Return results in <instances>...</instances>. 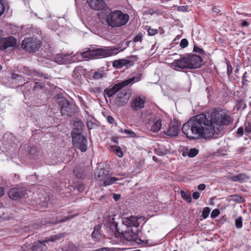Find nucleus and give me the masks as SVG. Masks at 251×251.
Segmentation results:
<instances>
[{"label": "nucleus", "instance_id": "obj_1", "mask_svg": "<svg viewBox=\"0 0 251 251\" xmlns=\"http://www.w3.org/2000/svg\"><path fill=\"white\" fill-rule=\"evenodd\" d=\"M232 122L223 110H214L198 115L183 125L182 131L191 140L210 139L216 137L223 125Z\"/></svg>", "mask_w": 251, "mask_h": 251}, {"label": "nucleus", "instance_id": "obj_2", "mask_svg": "<svg viewBox=\"0 0 251 251\" xmlns=\"http://www.w3.org/2000/svg\"><path fill=\"white\" fill-rule=\"evenodd\" d=\"M106 16V22L112 27H118L125 25L129 20V16L120 10L112 11L110 8H105L101 13Z\"/></svg>", "mask_w": 251, "mask_h": 251}, {"label": "nucleus", "instance_id": "obj_3", "mask_svg": "<svg viewBox=\"0 0 251 251\" xmlns=\"http://www.w3.org/2000/svg\"><path fill=\"white\" fill-rule=\"evenodd\" d=\"M119 47H106L101 48H91L84 51L87 58H104L118 54L120 51Z\"/></svg>", "mask_w": 251, "mask_h": 251}, {"label": "nucleus", "instance_id": "obj_4", "mask_svg": "<svg viewBox=\"0 0 251 251\" xmlns=\"http://www.w3.org/2000/svg\"><path fill=\"white\" fill-rule=\"evenodd\" d=\"M141 75L138 76L132 77L128 79L122 81L118 83L114 84L113 86H110L104 91V96L109 98L114 96L116 93L121 90L125 87L128 86L130 84L138 82L141 79Z\"/></svg>", "mask_w": 251, "mask_h": 251}, {"label": "nucleus", "instance_id": "obj_5", "mask_svg": "<svg viewBox=\"0 0 251 251\" xmlns=\"http://www.w3.org/2000/svg\"><path fill=\"white\" fill-rule=\"evenodd\" d=\"M73 144L77 149L82 152H85L87 149V140L86 138L78 132L72 131Z\"/></svg>", "mask_w": 251, "mask_h": 251}, {"label": "nucleus", "instance_id": "obj_6", "mask_svg": "<svg viewBox=\"0 0 251 251\" xmlns=\"http://www.w3.org/2000/svg\"><path fill=\"white\" fill-rule=\"evenodd\" d=\"M21 47L29 52H35L40 48L41 42L36 38H26L23 41Z\"/></svg>", "mask_w": 251, "mask_h": 251}, {"label": "nucleus", "instance_id": "obj_7", "mask_svg": "<svg viewBox=\"0 0 251 251\" xmlns=\"http://www.w3.org/2000/svg\"><path fill=\"white\" fill-rule=\"evenodd\" d=\"M63 237V234L54 235L50 237L46 238L43 241H38V243L33 246L31 248V251H45L48 248L46 245V243L49 242H54L60 239Z\"/></svg>", "mask_w": 251, "mask_h": 251}, {"label": "nucleus", "instance_id": "obj_8", "mask_svg": "<svg viewBox=\"0 0 251 251\" xmlns=\"http://www.w3.org/2000/svg\"><path fill=\"white\" fill-rule=\"evenodd\" d=\"M138 231V229H136L134 231L132 229H127V230L125 231H122V233L123 237L126 241L140 244L143 241L137 235Z\"/></svg>", "mask_w": 251, "mask_h": 251}, {"label": "nucleus", "instance_id": "obj_9", "mask_svg": "<svg viewBox=\"0 0 251 251\" xmlns=\"http://www.w3.org/2000/svg\"><path fill=\"white\" fill-rule=\"evenodd\" d=\"M171 67L174 70L189 69L188 56H183L175 60L171 64Z\"/></svg>", "mask_w": 251, "mask_h": 251}, {"label": "nucleus", "instance_id": "obj_10", "mask_svg": "<svg viewBox=\"0 0 251 251\" xmlns=\"http://www.w3.org/2000/svg\"><path fill=\"white\" fill-rule=\"evenodd\" d=\"M145 101L146 99L144 96L133 97L130 102V106L133 110L138 111L144 108Z\"/></svg>", "mask_w": 251, "mask_h": 251}, {"label": "nucleus", "instance_id": "obj_11", "mask_svg": "<svg viewBox=\"0 0 251 251\" xmlns=\"http://www.w3.org/2000/svg\"><path fill=\"white\" fill-rule=\"evenodd\" d=\"M122 223L123 226H125L126 229H132V227H135L137 229L140 225L137 217L132 216L122 218Z\"/></svg>", "mask_w": 251, "mask_h": 251}, {"label": "nucleus", "instance_id": "obj_12", "mask_svg": "<svg viewBox=\"0 0 251 251\" xmlns=\"http://www.w3.org/2000/svg\"><path fill=\"white\" fill-rule=\"evenodd\" d=\"M129 98L130 95L126 90L124 89L117 94L115 102L119 106H123L128 102Z\"/></svg>", "mask_w": 251, "mask_h": 251}, {"label": "nucleus", "instance_id": "obj_13", "mask_svg": "<svg viewBox=\"0 0 251 251\" xmlns=\"http://www.w3.org/2000/svg\"><path fill=\"white\" fill-rule=\"evenodd\" d=\"M180 126V124L177 121H172L165 133L170 137H176L178 134Z\"/></svg>", "mask_w": 251, "mask_h": 251}, {"label": "nucleus", "instance_id": "obj_14", "mask_svg": "<svg viewBox=\"0 0 251 251\" xmlns=\"http://www.w3.org/2000/svg\"><path fill=\"white\" fill-rule=\"evenodd\" d=\"M189 69L198 68L202 65V60L199 55H188Z\"/></svg>", "mask_w": 251, "mask_h": 251}, {"label": "nucleus", "instance_id": "obj_15", "mask_svg": "<svg viewBox=\"0 0 251 251\" xmlns=\"http://www.w3.org/2000/svg\"><path fill=\"white\" fill-rule=\"evenodd\" d=\"M16 40L13 37L2 38L0 39V49L5 50L9 47H13L16 45Z\"/></svg>", "mask_w": 251, "mask_h": 251}, {"label": "nucleus", "instance_id": "obj_16", "mask_svg": "<svg viewBox=\"0 0 251 251\" xmlns=\"http://www.w3.org/2000/svg\"><path fill=\"white\" fill-rule=\"evenodd\" d=\"M89 6L96 10L103 11L105 8L106 4L103 0H88Z\"/></svg>", "mask_w": 251, "mask_h": 251}, {"label": "nucleus", "instance_id": "obj_17", "mask_svg": "<svg viewBox=\"0 0 251 251\" xmlns=\"http://www.w3.org/2000/svg\"><path fill=\"white\" fill-rule=\"evenodd\" d=\"M25 195V190L22 188H13L8 192L9 197L14 200L23 197Z\"/></svg>", "mask_w": 251, "mask_h": 251}, {"label": "nucleus", "instance_id": "obj_18", "mask_svg": "<svg viewBox=\"0 0 251 251\" xmlns=\"http://www.w3.org/2000/svg\"><path fill=\"white\" fill-rule=\"evenodd\" d=\"M109 175L108 171L104 169H97L95 171V178L102 184L107 176Z\"/></svg>", "mask_w": 251, "mask_h": 251}, {"label": "nucleus", "instance_id": "obj_19", "mask_svg": "<svg viewBox=\"0 0 251 251\" xmlns=\"http://www.w3.org/2000/svg\"><path fill=\"white\" fill-rule=\"evenodd\" d=\"M151 130L153 132H158L162 126V120L158 117H154L150 121Z\"/></svg>", "mask_w": 251, "mask_h": 251}, {"label": "nucleus", "instance_id": "obj_20", "mask_svg": "<svg viewBox=\"0 0 251 251\" xmlns=\"http://www.w3.org/2000/svg\"><path fill=\"white\" fill-rule=\"evenodd\" d=\"M101 226L100 225H97L94 226L91 237L95 242H100L104 237L103 235L101 233Z\"/></svg>", "mask_w": 251, "mask_h": 251}, {"label": "nucleus", "instance_id": "obj_21", "mask_svg": "<svg viewBox=\"0 0 251 251\" xmlns=\"http://www.w3.org/2000/svg\"><path fill=\"white\" fill-rule=\"evenodd\" d=\"M133 61L126 59H121L115 60L113 62V66L116 69H120L124 66L128 67V66H132Z\"/></svg>", "mask_w": 251, "mask_h": 251}, {"label": "nucleus", "instance_id": "obj_22", "mask_svg": "<svg viewBox=\"0 0 251 251\" xmlns=\"http://www.w3.org/2000/svg\"><path fill=\"white\" fill-rule=\"evenodd\" d=\"M84 58H87L86 55H85V54L84 55V51L82 52H77L72 56L68 54V63L81 61Z\"/></svg>", "mask_w": 251, "mask_h": 251}, {"label": "nucleus", "instance_id": "obj_23", "mask_svg": "<svg viewBox=\"0 0 251 251\" xmlns=\"http://www.w3.org/2000/svg\"><path fill=\"white\" fill-rule=\"evenodd\" d=\"M53 60L58 64L68 63V54H57L53 57Z\"/></svg>", "mask_w": 251, "mask_h": 251}, {"label": "nucleus", "instance_id": "obj_24", "mask_svg": "<svg viewBox=\"0 0 251 251\" xmlns=\"http://www.w3.org/2000/svg\"><path fill=\"white\" fill-rule=\"evenodd\" d=\"M250 178L249 176L245 174H240L239 175L232 176L231 179L234 181H239L240 182H244Z\"/></svg>", "mask_w": 251, "mask_h": 251}, {"label": "nucleus", "instance_id": "obj_25", "mask_svg": "<svg viewBox=\"0 0 251 251\" xmlns=\"http://www.w3.org/2000/svg\"><path fill=\"white\" fill-rule=\"evenodd\" d=\"M84 126L83 123L80 121H75L74 123V128L73 131L78 132L80 134L81 131Z\"/></svg>", "mask_w": 251, "mask_h": 251}, {"label": "nucleus", "instance_id": "obj_26", "mask_svg": "<svg viewBox=\"0 0 251 251\" xmlns=\"http://www.w3.org/2000/svg\"><path fill=\"white\" fill-rule=\"evenodd\" d=\"M57 103L60 106V109L66 108L71 104L68 100L64 98H59L57 100Z\"/></svg>", "mask_w": 251, "mask_h": 251}, {"label": "nucleus", "instance_id": "obj_27", "mask_svg": "<svg viewBox=\"0 0 251 251\" xmlns=\"http://www.w3.org/2000/svg\"><path fill=\"white\" fill-rule=\"evenodd\" d=\"M60 112L62 116L67 117L71 116L73 112L72 105L70 104L69 105V106H67L63 109H60Z\"/></svg>", "mask_w": 251, "mask_h": 251}, {"label": "nucleus", "instance_id": "obj_28", "mask_svg": "<svg viewBox=\"0 0 251 251\" xmlns=\"http://www.w3.org/2000/svg\"><path fill=\"white\" fill-rule=\"evenodd\" d=\"M119 179L114 177H109L108 175L107 176L102 184L104 186L110 185L115 182Z\"/></svg>", "mask_w": 251, "mask_h": 251}, {"label": "nucleus", "instance_id": "obj_29", "mask_svg": "<svg viewBox=\"0 0 251 251\" xmlns=\"http://www.w3.org/2000/svg\"><path fill=\"white\" fill-rule=\"evenodd\" d=\"M109 221L110 223H112L111 225H110V228H112L113 230V232H118L119 233L120 232L119 229L118 228V223L117 222H115L114 221V218H109Z\"/></svg>", "mask_w": 251, "mask_h": 251}, {"label": "nucleus", "instance_id": "obj_30", "mask_svg": "<svg viewBox=\"0 0 251 251\" xmlns=\"http://www.w3.org/2000/svg\"><path fill=\"white\" fill-rule=\"evenodd\" d=\"M180 195L182 198L188 202H191L192 198L190 193L181 191L180 192Z\"/></svg>", "mask_w": 251, "mask_h": 251}, {"label": "nucleus", "instance_id": "obj_31", "mask_svg": "<svg viewBox=\"0 0 251 251\" xmlns=\"http://www.w3.org/2000/svg\"><path fill=\"white\" fill-rule=\"evenodd\" d=\"M28 75L32 76H38L39 77H42L44 76L45 78H47V77L46 76H44L42 73L38 72L34 70L29 71Z\"/></svg>", "mask_w": 251, "mask_h": 251}, {"label": "nucleus", "instance_id": "obj_32", "mask_svg": "<svg viewBox=\"0 0 251 251\" xmlns=\"http://www.w3.org/2000/svg\"><path fill=\"white\" fill-rule=\"evenodd\" d=\"M199 152V151L196 148L191 149L188 153V155L190 157H194L196 156Z\"/></svg>", "mask_w": 251, "mask_h": 251}, {"label": "nucleus", "instance_id": "obj_33", "mask_svg": "<svg viewBox=\"0 0 251 251\" xmlns=\"http://www.w3.org/2000/svg\"><path fill=\"white\" fill-rule=\"evenodd\" d=\"M235 226L238 228H240L242 226V218L240 216L235 220Z\"/></svg>", "mask_w": 251, "mask_h": 251}, {"label": "nucleus", "instance_id": "obj_34", "mask_svg": "<svg viewBox=\"0 0 251 251\" xmlns=\"http://www.w3.org/2000/svg\"><path fill=\"white\" fill-rule=\"evenodd\" d=\"M210 211V209L209 207H206L203 208L202 212V216L203 218L205 219L208 216Z\"/></svg>", "mask_w": 251, "mask_h": 251}, {"label": "nucleus", "instance_id": "obj_35", "mask_svg": "<svg viewBox=\"0 0 251 251\" xmlns=\"http://www.w3.org/2000/svg\"><path fill=\"white\" fill-rule=\"evenodd\" d=\"M87 126L88 129H91L97 127L98 125L92 121H89L87 122Z\"/></svg>", "mask_w": 251, "mask_h": 251}, {"label": "nucleus", "instance_id": "obj_36", "mask_svg": "<svg viewBox=\"0 0 251 251\" xmlns=\"http://www.w3.org/2000/svg\"><path fill=\"white\" fill-rule=\"evenodd\" d=\"M73 218V216H71V217H65L64 218L60 219V218L59 219H58L57 218V220H56V221L55 222V224H58V223H61V222H65L67 221H68V220H69L70 219H71Z\"/></svg>", "mask_w": 251, "mask_h": 251}, {"label": "nucleus", "instance_id": "obj_37", "mask_svg": "<svg viewBox=\"0 0 251 251\" xmlns=\"http://www.w3.org/2000/svg\"><path fill=\"white\" fill-rule=\"evenodd\" d=\"M66 251H80V250L75 245L71 244Z\"/></svg>", "mask_w": 251, "mask_h": 251}, {"label": "nucleus", "instance_id": "obj_38", "mask_svg": "<svg viewBox=\"0 0 251 251\" xmlns=\"http://www.w3.org/2000/svg\"><path fill=\"white\" fill-rule=\"evenodd\" d=\"M220 214V211L218 209H214L211 213V217L212 218H216Z\"/></svg>", "mask_w": 251, "mask_h": 251}, {"label": "nucleus", "instance_id": "obj_39", "mask_svg": "<svg viewBox=\"0 0 251 251\" xmlns=\"http://www.w3.org/2000/svg\"><path fill=\"white\" fill-rule=\"evenodd\" d=\"M102 76H103V75L101 73L97 72L94 73V74H93V78L94 79H99L100 78H102Z\"/></svg>", "mask_w": 251, "mask_h": 251}, {"label": "nucleus", "instance_id": "obj_40", "mask_svg": "<svg viewBox=\"0 0 251 251\" xmlns=\"http://www.w3.org/2000/svg\"><path fill=\"white\" fill-rule=\"evenodd\" d=\"M188 42L187 39H183L181 40L180 43V46L182 48H184L188 46Z\"/></svg>", "mask_w": 251, "mask_h": 251}, {"label": "nucleus", "instance_id": "obj_41", "mask_svg": "<svg viewBox=\"0 0 251 251\" xmlns=\"http://www.w3.org/2000/svg\"><path fill=\"white\" fill-rule=\"evenodd\" d=\"M124 132L128 135L129 136L134 137L136 136V133L132 130H129L127 129H125Z\"/></svg>", "mask_w": 251, "mask_h": 251}, {"label": "nucleus", "instance_id": "obj_42", "mask_svg": "<svg viewBox=\"0 0 251 251\" xmlns=\"http://www.w3.org/2000/svg\"><path fill=\"white\" fill-rule=\"evenodd\" d=\"M193 51L200 54L204 53V51L202 49H201L200 48L195 46L194 47Z\"/></svg>", "mask_w": 251, "mask_h": 251}, {"label": "nucleus", "instance_id": "obj_43", "mask_svg": "<svg viewBox=\"0 0 251 251\" xmlns=\"http://www.w3.org/2000/svg\"><path fill=\"white\" fill-rule=\"evenodd\" d=\"M148 34L150 36H153L157 33V30L149 28L148 30Z\"/></svg>", "mask_w": 251, "mask_h": 251}, {"label": "nucleus", "instance_id": "obj_44", "mask_svg": "<svg viewBox=\"0 0 251 251\" xmlns=\"http://www.w3.org/2000/svg\"><path fill=\"white\" fill-rule=\"evenodd\" d=\"M142 38V34L141 33H139L134 38L133 41L135 42L141 41Z\"/></svg>", "mask_w": 251, "mask_h": 251}, {"label": "nucleus", "instance_id": "obj_45", "mask_svg": "<svg viewBox=\"0 0 251 251\" xmlns=\"http://www.w3.org/2000/svg\"><path fill=\"white\" fill-rule=\"evenodd\" d=\"M2 0H0V16H1L4 11V3Z\"/></svg>", "mask_w": 251, "mask_h": 251}, {"label": "nucleus", "instance_id": "obj_46", "mask_svg": "<svg viewBox=\"0 0 251 251\" xmlns=\"http://www.w3.org/2000/svg\"><path fill=\"white\" fill-rule=\"evenodd\" d=\"M113 251V249L112 248L105 247V248H100V249L96 250L95 251Z\"/></svg>", "mask_w": 251, "mask_h": 251}, {"label": "nucleus", "instance_id": "obj_47", "mask_svg": "<svg viewBox=\"0 0 251 251\" xmlns=\"http://www.w3.org/2000/svg\"><path fill=\"white\" fill-rule=\"evenodd\" d=\"M115 151H116L117 155L119 157H122L123 156V151H122L121 149L119 147H118L116 149Z\"/></svg>", "mask_w": 251, "mask_h": 251}, {"label": "nucleus", "instance_id": "obj_48", "mask_svg": "<svg viewBox=\"0 0 251 251\" xmlns=\"http://www.w3.org/2000/svg\"><path fill=\"white\" fill-rule=\"evenodd\" d=\"M245 131L247 134L250 133L251 132V124L248 123V126H246L245 129Z\"/></svg>", "mask_w": 251, "mask_h": 251}, {"label": "nucleus", "instance_id": "obj_49", "mask_svg": "<svg viewBox=\"0 0 251 251\" xmlns=\"http://www.w3.org/2000/svg\"><path fill=\"white\" fill-rule=\"evenodd\" d=\"M107 121L110 124H114V119L111 116H108L106 118Z\"/></svg>", "mask_w": 251, "mask_h": 251}, {"label": "nucleus", "instance_id": "obj_50", "mask_svg": "<svg viewBox=\"0 0 251 251\" xmlns=\"http://www.w3.org/2000/svg\"><path fill=\"white\" fill-rule=\"evenodd\" d=\"M235 197L236 198L235 200L238 202H242L244 201V198L242 197L239 196H235Z\"/></svg>", "mask_w": 251, "mask_h": 251}, {"label": "nucleus", "instance_id": "obj_51", "mask_svg": "<svg viewBox=\"0 0 251 251\" xmlns=\"http://www.w3.org/2000/svg\"><path fill=\"white\" fill-rule=\"evenodd\" d=\"M74 172L75 176L78 178H81L83 175V173H77V170H74Z\"/></svg>", "mask_w": 251, "mask_h": 251}, {"label": "nucleus", "instance_id": "obj_52", "mask_svg": "<svg viewBox=\"0 0 251 251\" xmlns=\"http://www.w3.org/2000/svg\"><path fill=\"white\" fill-rule=\"evenodd\" d=\"M200 194L198 192H195L193 193V198L194 199L197 200L200 197Z\"/></svg>", "mask_w": 251, "mask_h": 251}, {"label": "nucleus", "instance_id": "obj_53", "mask_svg": "<svg viewBox=\"0 0 251 251\" xmlns=\"http://www.w3.org/2000/svg\"><path fill=\"white\" fill-rule=\"evenodd\" d=\"M232 67L230 64L227 63V73L228 75H230L232 73Z\"/></svg>", "mask_w": 251, "mask_h": 251}, {"label": "nucleus", "instance_id": "obj_54", "mask_svg": "<svg viewBox=\"0 0 251 251\" xmlns=\"http://www.w3.org/2000/svg\"><path fill=\"white\" fill-rule=\"evenodd\" d=\"M244 133L243 128L242 127H239L237 129V133L239 135H242Z\"/></svg>", "mask_w": 251, "mask_h": 251}, {"label": "nucleus", "instance_id": "obj_55", "mask_svg": "<svg viewBox=\"0 0 251 251\" xmlns=\"http://www.w3.org/2000/svg\"><path fill=\"white\" fill-rule=\"evenodd\" d=\"M121 197L120 195L114 194L113 195V198L114 199L115 201H118Z\"/></svg>", "mask_w": 251, "mask_h": 251}, {"label": "nucleus", "instance_id": "obj_56", "mask_svg": "<svg viewBox=\"0 0 251 251\" xmlns=\"http://www.w3.org/2000/svg\"><path fill=\"white\" fill-rule=\"evenodd\" d=\"M84 189V186L83 184H79L78 185V190L81 192Z\"/></svg>", "mask_w": 251, "mask_h": 251}, {"label": "nucleus", "instance_id": "obj_57", "mask_svg": "<svg viewBox=\"0 0 251 251\" xmlns=\"http://www.w3.org/2000/svg\"><path fill=\"white\" fill-rule=\"evenodd\" d=\"M205 188V185L204 184H201L198 186V189L200 190H203Z\"/></svg>", "mask_w": 251, "mask_h": 251}, {"label": "nucleus", "instance_id": "obj_58", "mask_svg": "<svg viewBox=\"0 0 251 251\" xmlns=\"http://www.w3.org/2000/svg\"><path fill=\"white\" fill-rule=\"evenodd\" d=\"M178 10L179 11H185L187 9V6H182L178 7Z\"/></svg>", "mask_w": 251, "mask_h": 251}, {"label": "nucleus", "instance_id": "obj_59", "mask_svg": "<svg viewBox=\"0 0 251 251\" xmlns=\"http://www.w3.org/2000/svg\"><path fill=\"white\" fill-rule=\"evenodd\" d=\"M241 25L243 26H248L249 25V23L247 21H244L242 23Z\"/></svg>", "mask_w": 251, "mask_h": 251}, {"label": "nucleus", "instance_id": "obj_60", "mask_svg": "<svg viewBox=\"0 0 251 251\" xmlns=\"http://www.w3.org/2000/svg\"><path fill=\"white\" fill-rule=\"evenodd\" d=\"M213 11L216 13H219L220 12V10L217 7H214L213 8Z\"/></svg>", "mask_w": 251, "mask_h": 251}, {"label": "nucleus", "instance_id": "obj_61", "mask_svg": "<svg viewBox=\"0 0 251 251\" xmlns=\"http://www.w3.org/2000/svg\"><path fill=\"white\" fill-rule=\"evenodd\" d=\"M4 194L3 188L0 187V197Z\"/></svg>", "mask_w": 251, "mask_h": 251}, {"label": "nucleus", "instance_id": "obj_62", "mask_svg": "<svg viewBox=\"0 0 251 251\" xmlns=\"http://www.w3.org/2000/svg\"><path fill=\"white\" fill-rule=\"evenodd\" d=\"M75 71H76V69H75V70H74V72H73V75H75Z\"/></svg>", "mask_w": 251, "mask_h": 251}, {"label": "nucleus", "instance_id": "obj_63", "mask_svg": "<svg viewBox=\"0 0 251 251\" xmlns=\"http://www.w3.org/2000/svg\"><path fill=\"white\" fill-rule=\"evenodd\" d=\"M153 159L154 160H156V157L153 156Z\"/></svg>", "mask_w": 251, "mask_h": 251}, {"label": "nucleus", "instance_id": "obj_64", "mask_svg": "<svg viewBox=\"0 0 251 251\" xmlns=\"http://www.w3.org/2000/svg\"><path fill=\"white\" fill-rule=\"evenodd\" d=\"M242 103H243L242 101H241L239 102V104H242Z\"/></svg>", "mask_w": 251, "mask_h": 251}]
</instances>
